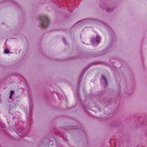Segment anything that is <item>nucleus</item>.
<instances>
[{"instance_id":"f257e3e1","label":"nucleus","mask_w":147,"mask_h":147,"mask_svg":"<svg viewBox=\"0 0 147 147\" xmlns=\"http://www.w3.org/2000/svg\"><path fill=\"white\" fill-rule=\"evenodd\" d=\"M71 129L76 130V131L79 133L81 134L82 132H83L85 135H86V133L85 132V129L84 128L81 127L78 129L77 128V127L76 126H69V128L68 129L61 128L60 130H58L56 131L55 134L60 137L64 141L66 142V141H68L67 135L66 134H62L61 133L64 132L65 130L69 131V130Z\"/></svg>"},{"instance_id":"f03ea898","label":"nucleus","mask_w":147,"mask_h":147,"mask_svg":"<svg viewBox=\"0 0 147 147\" xmlns=\"http://www.w3.org/2000/svg\"><path fill=\"white\" fill-rule=\"evenodd\" d=\"M38 20L39 22L40 26L42 28L47 27L49 25V20L45 16H40L38 17Z\"/></svg>"},{"instance_id":"7ed1b4c3","label":"nucleus","mask_w":147,"mask_h":147,"mask_svg":"<svg viewBox=\"0 0 147 147\" xmlns=\"http://www.w3.org/2000/svg\"><path fill=\"white\" fill-rule=\"evenodd\" d=\"M105 27L108 32L110 37V41H111V44L110 45L108 49L110 48L112 45V43H113V40L115 38V35L114 31L108 25H105Z\"/></svg>"},{"instance_id":"20e7f679","label":"nucleus","mask_w":147,"mask_h":147,"mask_svg":"<svg viewBox=\"0 0 147 147\" xmlns=\"http://www.w3.org/2000/svg\"><path fill=\"white\" fill-rule=\"evenodd\" d=\"M101 38L98 35L96 37H92L90 38V41L92 45L94 46H97L100 42Z\"/></svg>"},{"instance_id":"39448f33","label":"nucleus","mask_w":147,"mask_h":147,"mask_svg":"<svg viewBox=\"0 0 147 147\" xmlns=\"http://www.w3.org/2000/svg\"><path fill=\"white\" fill-rule=\"evenodd\" d=\"M94 63H90L87 67H86L85 69H84L82 71V72L81 74V76H80V78L78 81V84L77 86L78 90H79V89L80 88V82L82 81V76H83L84 74L86 72V71L92 65H93V64Z\"/></svg>"},{"instance_id":"423d86ee","label":"nucleus","mask_w":147,"mask_h":147,"mask_svg":"<svg viewBox=\"0 0 147 147\" xmlns=\"http://www.w3.org/2000/svg\"><path fill=\"white\" fill-rule=\"evenodd\" d=\"M100 83L102 86L104 87H105L107 86L108 84L107 79L106 77L104 75H102L101 78H100Z\"/></svg>"},{"instance_id":"0eeeda50","label":"nucleus","mask_w":147,"mask_h":147,"mask_svg":"<svg viewBox=\"0 0 147 147\" xmlns=\"http://www.w3.org/2000/svg\"><path fill=\"white\" fill-rule=\"evenodd\" d=\"M116 7L113 5H111L108 6L106 7V11L109 13L112 12L113 10L115 9Z\"/></svg>"},{"instance_id":"6e6552de","label":"nucleus","mask_w":147,"mask_h":147,"mask_svg":"<svg viewBox=\"0 0 147 147\" xmlns=\"http://www.w3.org/2000/svg\"><path fill=\"white\" fill-rule=\"evenodd\" d=\"M94 20V19L92 18H87L81 20L83 24H89L91 23Z\"/></svg>"},{"instance_id":"1a4fd4ad","label":"nucleus","mask_w":147,"mask_h":147,"mask_svg":"<svg viewBox=\"0 0 147 147\" xmlns=\"http://www.w3.org/2000/svg\"><path fill=\"white\" fill-rule=\"evenodd\" d=\"M7 1L8 2H9L11 3H12L13 4V5H15V6H16L17 7L18 9H20L21 8V7L20 6V5L18 4V3L17 2H16L14 1H13L12 0H7Z\"/></svg>"},{"instance_id":"9d476101","label":"nucleus","mask_w":147,"mask_h":147,"mask_svg":"<svg viewBox=\"0 0 147 147\" xmlns=\"http://www.w3.org/2000/svg\"><path fill=\"white\" fill-rule=\"evenodd\" d=\"M107 94V91L104 90L100 91L99 93V96L100 97H105Z\"/></svg>"},{"instance_id":"9b49d317","label":"nucleus","mask_w":147,"mask_h":147,"mask_svg":"<svg viewBox=\"0 0 147 147\" xmlns=\"http://www.w3.org/2000/svg\"><path fill=\"white\" fill-rule=\"evenodd\" d=\"M124 93L127 95H130L132 93L133 90L131 89L129 90H127V89H125L124 90Z\"/></svg>"},{"instance_id":"f8f14e48","label":"nucleus","mask_w":147,"mask_h":147,"mask_svg":"<svg viewBox=\"0 0 147 147\" xmlns=\"http://www.w3.org/2000/svg\"><path fill=\"white\" fill-rule=\"evenodd\" d=\"M82 22L81 21V20L79 21L78 22L76 23L75 24H74L72 26L73 27L76 28L78 26L82 24H83Z\"/></svg>"},{"instance_id":"ddd939ff","label":"nucleus","mask_w":147,"mask_h":147,"mask_svg":"<svg viewBox=\"0 0 147 147\" xmlns=\"http://www.w3.org/2000/svg\"><path fill=\"white\" fill-rule=\"evenodd\" d=\"M110 101L109 100H107L104 102V105L105 107H107L110 104Z\"/></svg>"},{"instance_id":"4468645a","label":"nucleus","mask_w":147,"mask_h":147,"mask_svg":"<svg viewBox=\"0 0 147 147\" xmlns=\"http://www.w3.org/2000/svg\"><path fill=\"white\" fill-rule=\"evenodd\" d=\"M55 147H62V144L60 142L56 140L55 142Z\"/></svg>"},{"instance_id":"2eb2a0df","label":"nucleus","mask_w":147,"mask_h":147,"mask_svg":"<svg viewBox=\"0 0 147 147\" xmlns=\"http://www.w3.org/2000/svg\"><path fill=\"white\" fill-rule=\"evenodd\" d=\"M118 123H119L117 122H114L112 123L111 125L112 127H118L119 126Z\"/></svg>"},{"instance_id":"dca6fc26","label":"nucleus","mask_w":147,"mask_h":147,"mask_svg":"<svg viewBox=\"0 0 147 147\" xmlns=\"http://www.w3.org/2000/svg\"><path fill=\"white\" fill-rule=\"evenodd\" d=\"M76 92L77 98L78 99H80V96L79 90H77L76 91Z\"/></svg>"},{"instance_id":"f3484780","label":"nucleus","mask_w":147,"mask_h":147,"mask_svg":"<svg viewBox=\"0 0 147 147\" xmlns=\"http://www.w3.org/2000/svg\"><path fill=\"white\" fill-rule=\"evenodd\" d=\"M32 99H30V98H29V108H30V110L31 109L30 108H31V106H32Z\"/></svg>"},{"instance_id":"a211bd4d","label":"nucleus","mask_w":147,"mask_h":147,"mask_svg":"<svg viewBox=\"0 0 147 147\" xmlns=\"http://www.w3.org/2000/svg\"><path fill=\"white\" fill-rule=\"evenodd\" d=\"M10 53L9 51L7 49H5L4 50V53L5 54H8L9 53Z\"/></svg>"},{"instance_id":"6ab92c4d","label":"nucleus","mask_w":147,"mask_h":147,"mask_svg":"<svg viewBox=\"0 0 147 147\" xmlns=\"http://www.w3.org/2000/svg\"><path fill=\"white\" fill-rule=\"evenodd\" d=\"M55 61H63L65 60V59H55Z\"/></svg>"},{"instance_id":"aec40b11","label":"nucleus","mask_w":147,"mask_h":147,"mask_svg":"<svg viewBox=\"0 0 147 147\" xmlns=\"http://www.w3.org/2000/svg\"><path fill=\"white\" fill-rule=\"evenodd\" d=\"M14 93V92L13 90H11L10 92V95L13 96Z\"/></svg>"},{"instance_id":"412c9836","label":"nucleus","mask_w":147,"mask_h":147,"mask_svg":"<svg viewBox=\"0 0 147 147\" xmlns=\"http://www.w3.org/2000/svg\"><path fill=\"white\" fill-rule=\"evenodd\" d=\"M63 42H65V44H67V43H66V40L65 39V38L64 37H63Z\"/></svg>"},{"instance_id":"4be33fe9","label":"nucleus","mask_w":147,"mask_h":147,"mask_svg":"<svg viewBox=\"0 0 147 147\" xmlns=\"http://www.w3.org/2000/svg\"><path fill=\"white\" fill-rule=\"evenodd\" d=\"M23 129V128H22V129L21 128V129H18V131L20 132H21V133H23V132H22Z\"/></svg>"},{"instance_id":"5701e85b","label":"nucleus","mask_w":147,"mask_h":147,"mask_svg":"<svg viewBox=\"0 0 147 147\" xmlns=\"http://www.w3.org/2000/svg\"><path fill=\"white\" fill-rule=\"evenodd\" d=\"M112 60H113V59H111L110 60V61L111 62V63L112 64H114L115 63V62H114V61H112Z\"/></svg>"},{"instance_id":"b1692460","label":"nucleus","mask_w":147,"mask_h":147,"mask_svg":"<svg viewBox=\"0 0 147 147\" xmlns=\"http://www.w3.org/2000/svg\"><path fill=\"white\" fill-rule=\"evenodd\" d=\"M12 96L10 95V96H9V98H10V99L12 98Z\"/></svg>"},{"instance_id":"393cba45","label":"nucleus","mask_w":147,"mask_h":147,"mask_svg":"<svg viewBox=\"0 0 147 147\" xmlns=\"http://www.w3.org/2000/svg\"><path fill=\"white\" fill-rule=\"evenodd\" d=\"M121 93V92L120 91L119 92V94Z\"/></svg>"},{"instance_id":"a878e982","label":"nucleus","mask_w":147,"mask_h":147,"mask_svg":"<svg viewBox=\"0 0 147 147\" xmlns=\"http://www.w3.org/2000/svg\"><path fill=\"white\" fill-rule=\"evenodd\" d=\"M2 127H3V128H5V126H2Z\"/></svg>"},{"instance_id":"bb28decb","label":"nucleus","mask_w":147,"mask_h":147,"mask_svg":"<svg viewBox=\"0 0 147 147\" xmlns=\"http://www.w3.org/2000/svg\"><path fill=\"white\" fill-rule=\"evenodd\" d=\"M7 123H8V124H9V121H8Z\"/></svg>"},{"instance_id":"cd10ccee","label":"nucleus","mask_w":147,"mask_h":147,"mask_svg":"<svg viewBox=\"0 0 147 147\" xmlns=\"http://www.w3.org/2000/svg\"><path fill=\"white\" fill-rule=\"evenodd\" d=\"M14 119V117H13V119Z\"/></svg>"},{"instance_id":"c85d7f7f","label":"nucleus","mask_w":147,"mask_h":147,"mask_svg":"<svg viewBox=\"0 0 147 147\" xmlns=\"http://www.w3.org/2000/svg\"><path fill=\"white\" fill-rule=\"evenodd\" d=\"M82 42L83 43V44H84V42Z\"/></svg>"},{"instance_id":"c756f323","label":"nucleus","mask_w":147,"mask_h":147,"mask_svg":"<svg viewBox=\"0 0 147 147\" xmlns=\"http://www.w3.org/2000/svg\"><path fill=\"white\" fill-rule=\"evenodd\" d=\"M95 55H97V54H95Z\"/></svg>"}]
</instances>
